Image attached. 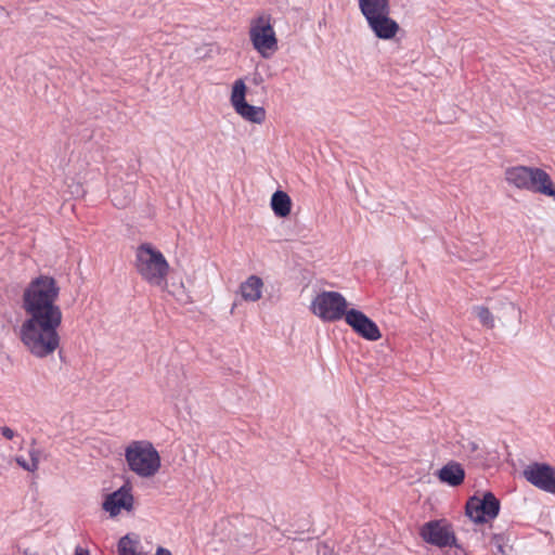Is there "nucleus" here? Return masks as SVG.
I'll list each match as a JSON object with an SVG mask.
<instances>
[{
  "label": "nucleus",
  "mask_w": 555,
  "mask_h": 555,
  "mask_svg": "<svg viewBox=\"0 0 555 555\" xmlns=\"http://www.w3.org/2000/svg\"><path fill=\"white\" fill-rule=\"evenodd\" d=\"M1 434L4 438L9 440L13 439L16 436L15 431L7 426L1 427Z\"/></svg>",
  "instance_id": "22"
},
{
  "label": "nucleus",
  "mask_w": 555,
  "mask_h": 555,
  "mask_svg": "<svg viewBox=\"0 0 555 555\" xmlns=\"http://www.w3.org/2000/svg\"><path fill=\"white\" fill-rule=\"evenodd\" d=\"M438 477L442 482L456 487L463 482L465 472L460 463L449 462L438 472Z\"/></svg>",
  "instance_id": "15"
},
{
  "label": "nucleus",
  "mask_w": 555,
  "mask_h": 555,
  "mask_svg": "<svg viewBox=\"0 0 555 555\" xmlns=\"http://www.w3.org/2000/svg\"><path fill=\"white\" fill-rule=\"evenodd\" d=\"M59 294L56 281L49 275L34 279L24 291L22 308L26 318L20 326L18 337L35 358H47L60 347L57 328L62 323V311L55 304Z\"/></svg>",
  "instance_id": "1"
},
{
  "label": "nucleus",
  "mask_w": 555,
  "mask_h": 555,
  "mask_svg": "<svg viewBox=\"0 0 555 555\" xmlns=\"http://www.w3.org/2000/svg\"><path fill=\"white\" fill-rule=\"evenodd\" d=\"M16 463L25 470L34 473L36 472L35 464H31L30 462H27L23 456H17L15 459Z\"/></svg>",
  "instance_id": "20"
},
{
  "label": "nucleus",
  "mask_w": 555,
  "mask_h": 555,
  "mask_svg": "<svg viewBox=\"0 0 555 555\" xmlns=\"http://www.w3.org/2000/svg\"><path fill=\"white\" fill-rule=\"evenodd\" d=\"M345 321L358 335L364 339L375 341L382 337L380 331L376 323L360 310L349 309Z\"/></svg>",
  "instance_id": "11"
},
{
  "label": "nucleus",
  "mask_w": 555,
  "mask_h": 555,
  "mask_svg": "<svg viewBox=\"0 0 555 555\" xmlns=\"http://www.w3.org/2000/svg\"><path fill=\"white\" fill-rule=\"evenodd\" d=\"M271 208L275 216L287 217L292 208L291 197L283 191H275L271 197Z\"/></svg>",
  "instance_id": "16"
},
{
  "label": "nucleus",
  "mask_w": 555,
  "mask_h": 555,
  "mask_svg": "<svg viewBox=\"0 0 555 555\" xmlns=\"http://www.w3.org/2000/svg\"><path fill=\"white\" fill-rule=\"evenodd\" d=\"M248 34L254 49L263 59H270L279 49L278 38L269 15H260L251 20Z\"/></svg>",
  "instance_id": "6"
},
{
  "label": "nucleus",
  "mask_w": 555,
  "mask_h": 555,
  "mask_svg": "<svg viewBox=\"0 0 555 555\" xmlns=\"http://www.w3.org/2000/svg\"><path fill=\"white\" fill-rule=\"evenodd\" d=\"M420 535L426 543L440 548L459 546L451 525L444 519L425 522L420 529Z\"/></svg>",
  "instance_id": "8"
},
{
  "label": "nucleus",
  "mask_w": 555,
  "mask_h": 555,
  "mask_svg": "<svg viewBox=\"0 0 555 555\" xmlns=\"http://www.w3.org/2000/svg\"><path fill=\"white\" fill-rule=\"evenodd\" d=\"M125 459L130 470L141 478L154 477L162 466L158 451L145 440L132 441L126 448Z\"/></svg>",
  "instance_id": "3"
},
{
  "label": "nucleus",
  "mask_w": 555,
  "mask_h": 555,
  "mask_svg": "<svg viewBox=\"0 0 555 555\" xmlns=\"http://www.w3.org/2000/svg\"><path fill=\"white\" fill-rule=\"evenodd\" d=\"M133 507V495L131 487L124 485L118 490L108 494L103 502V509L112 517L117 516L121 509L131 511Z\"/></svg>",
  "instance_id": "13"
},
{
  "label": "nucleus",
  "mask_w": 555,
  "mask_h": 555,
  "mask_svg": "<svg viewBox=\"0 0 555 555\" xmlns=\"http://www.w3.org/2000/svg\"><path fill=\"white\" fill-rule=\"evenodd\" d=\"M389 14L390 11H387L365 18L370 29L378 39L390 40L396 37L400 29L399 24Z\"/></svg>",
  "instance_id": "12"
},
{
  "label": "nucleus",
  "mask_w": 555,
  "mask_h": 555,
  "mask_svg": "<svg viewBox=\"0 0 555 555\" xmlns=\"http://www.w3.org/2000/svg\"><path fill=\"white\" fill-rule=\"evenodd\" d=\"M473 313L478 318L479 322L487 328L494 327V317L485 306L473 307Z\"/></svg>",
  "instance_id": "19"
},
{
  "label": "nucleus",
  "mask_w": 555,
  "mask_h": 555,
  "mask_svg": "<svg viewBox=\"0 0 555 555\" xmlns=\"http://www.w3.org/2000/svg\"><path fill=\"white\" fill-rule=\"evenodd\" d=\"M28 453H29V457H30V463L35 464L36 470H37L41 452L38 449L31 448Z\"/></svg>",
  "instance_id": "21"
},
{
  "label": "nucleus",
  "mask_w": 555,
  "mask_h": 555,
  "mask_svg": "<svg viewBox=\"0 0 555 555\" xmlns=\"http://www.w3.org/2000/svg\"><path fill=\"white\" fill-rule=\"evenodd\" d=\"M311 312L323 322H335L346 318L349 309L346 298L338 292L323 291L311 301Z\"/></svg>",
  "instance_id": "5"
},
{
  "label": "nucleus",
  "mask_w": 555,
  "mask_h": 555,
  "mask_svg": "<svg viewBox=\"0 0 555 555\" xmlns=\"http://www.w3.org/2000/svg\"><path fill=\"white\" fill-rule=\"evenodd\" d=\"M263 282L257 275H250L240 285V293L245 301L255 302L262 296Z\"/></svg>",
  "instance_id": "14"
},
{
  "label": "nucleus",
  "mask_w": 555,
  "mask_h": 555,
  "mask_svg": "<svg viewBox=\"0 0 555 555\" xmlns=\"http://www.w3.org/2000/svg\"><path fill=\"white\" fill-rule=\"evenodd\" d=\"M505 179L508 184L534 193L555 196V188L546 171L535 167L515 166L507 168Z\"/></svg>",
  "instance_id": "4"
},
{
  "label": "nucleus",
  "mask_w": 555,
  "mask_h": 555,
  "mask_svg": "<svg viewBox=\"0 0 555 555\" xmlns=\"http://www.w3.org/2000/svg\"><path fill=\"white\" fill-rule=\"evenodd\" d=\"M245 91L246 86L244 81L242 79L236 80L232 89L231 103L235 112L244 119L261 124L266 118V111L263 107L248 104L245 100Z\"/></svg>",
  "instance_id": "9"
},
{
  "label": "nucleus",
  "mask_w": 555,
  "mask_h": 555,
  "mask_svg": "<svg viewBox=\"0 0 555 555\" xmlns=\"http://www.w3.org/2000/svg\"><path fill=\"white\" fill-rule=\"evenodd\" d=\"M134 267L146 283L158 287L167 285L169 263L163 253L151 243H142L137 247Z\"/></svg>",
  "instance_id": "2"
},
{
  "label": "nucleus",
  "mask_w": 555,
  "mask_h": 555,
  "mask_svg": "<svg viewBox=\"0 0 555 555\" xmlns=\"http://www.w3.org/2000/svg\"><path fill=\"white\" fill-rule=\"evenodd\" d=\"M358 2L359 9L365 18L390 11L389 0H358Z\"/></svg>",
  "instance_id": "18"
},
{
  "label": "nucleus",
  "mask_w": 555,
  "mask_h": 555,
  "mask_svg": "<svg viewBox=\"0 0 555 555\" xmlns=\"http://www.w3.org/2000/svg\"><path fill=\"white\" fill-rule=\"evenodd\" d=\"M524 477L534 487L555 494V468L545 463H532L524 469Z\"/></svg>",
  "instance_id": "10"
},
{
  "label": "nucleus",
  "mask_w": 555,
  "mask_h": 555,
  "mask_svg": "<svg viewBox=\"0 0 555 555\" xmlns=\"http://www.w3.org/2000/svg\"><path fill=\"white\" fill-rule=\"evenodd\" d=\"M498 548H499L500 552H503L502 545H499Z\"/></svg>",
  "instance_id": "25"
},
{
  "label": "nucleus",
  "mask_w": 555,
  "mask_h": 555,
  "mask_svg": "<svg viewBox=\"0 0 555 555\" xmlns=\"http://www.w3.org/2000/svg\"><path fill=\"white\" fill-rule=\"evenodd\" d=\"M507 308H508L509 310H512V311H516V310H517L516 306H515L513 302H508V304H507Z\"/></svg>",
  "instance_id": "24"
},
{
  "label": "nucleus",
  "mask_w": 555,
  "mask_h": 555,
  "mask_svg": "<svg viewBox=\"0 0 555 555\" xmlns=\"http://www.w3.org/2000/svg\"><path fill=\"white\" fill-rule=\"evenodd\" d=\"M500 512V501L492 492L483 493L482 498L473 496L466 503V515L476 524L494 519Z\"/></svg>",
  "instance_id": "7"
},
{
  "label": "nucleus",
  "mask_w": 555,
  "mask_h": 555,
  "mask_svg": "<svg viewBox=\"0 0 555 555\" xmlns=\"http://www.w3.org/2000/svg\"><path fill=\"white\" fill-rule=\"evenodd\" d=\"M75 555H89V552L87 550L81 548V547H76Z\"/></svg>",
  "instance_id": "23"
},
{
  "label": "nucleus",
  "mask_w": 555,
  "mask_h": 555,
  "mask_svg": "<svg viewBox=\"0 0 555 555\" xmlns=\"http://www.w3.org/2000/svg\"><path fill=\"white\" fill-rule=\"evenodd\" d=\"M134 186L131 183L125 184L121 189H114L111 192L112 203L117 208H126L133 199Z\"/></svg>",
  "instance_id": "17"
}]
</instances>
